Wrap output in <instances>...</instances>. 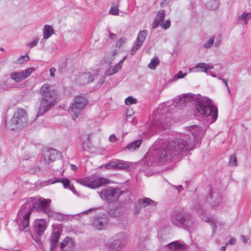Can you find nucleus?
<instances>
[{
  "instance_id": "30",
  "label": "nucleus",
  "mask_w": 251,
  "mask_h": 251,
  "mask_svg": "<svg viewBox=\"0 0 251 251\" xmlns=\"http://www.w3.org/2000/svg\"><path fill=\"white\" fill-rule=\"evenodd\" d=\"M148 33V31L147 30H143L140 31L138 33V37L136 40L143 43L146 40Z\"/></svg>"
},
{
  "instance_id": "33",
  "label": "nucleus",
  "mask_w": 251,
  "mask_h": 251,
  "mask_svg": "<svg viewBox=\"0 0 251 251\" xmlns=\"http://www.w3.org/2000/svg\"><path fill=\"white\" fill-rule=\"evenodd\" d=\"M119 6V2H118L116 4H113L111 7L110 10L109 11V14L114 16L118 15L119 14L118 8Z\"/></svg>"
},
{
  "instance_id": "59",
  "label": "nucleus",
  "mask_w": 251,
  "mask_h": 251,
  "mask_svg": "<svg viewBox=\"0 0 251 251\" xmlns=\"http://www.w3.org/2000/svg\"><path fill=\"white\" fill-rule=\"evenodd\" d=\"M219 79L220 80H222L225 84L226 83V82H227V80L225 78H222L219 77Z\"/></svg>"
},
{
  "instance_id": "55",
  "label": "nucleus",
  "mask_w": 251,
  "mask_h": 251,
  "mask_svg": "<svg viewBox=\"0 0 251 251\" xmlns=\"http://www.w3.org/2000/svg\"><path fill=\"white\" fill-rule=\"evenodd\" d=\"M116 37V34L113 33H110L109 34V38L112 39V40H113Z\"/></svg>"
},
{
  "instance_id": "54",
  "label": "nucleus",
  "mask_w": 251,
  "mask_h": 251,
  "mask_svg": "<svg viewBox=\"0 0 251 251\" xmlns=\"http://www.w3.org/2000/svg\"><path fill=\"white\" fill-rule=\"evenodd\" d=\"M71 169L73 171L76 172L77 170V167L74 164H71Z\"/></svg>"
},
{
  "instance_id": "62",
  "label": "nucleus",
  "mask_w": 251,
  "mask_h": 251,
  "mask_svg": "<svg viewBox=\"0 0 251 251\" xmlns=\"http://www.w3.org/2000/svg\"><path fill=\"white\" fill-rule=\"evenodd\" d=\"M225 85H226V88H227V90H228V93H230V89H229V87H228V85L227 82H226V83H225Z\"/></svg>"
},
{
  "instance_id": "21",
  "label": "nucleus",
  "mask_w": 251,
  "mask_h": 251,
  "mask_svg": "<svg viewBox=\"0 0 251 251\" xmlns=\"http://www.w3.org/2000/svg\"><path fill=\"white\" fill-rule=\"evenodd\" d=\"M165 17V11L163 10H159L155 18L154 19L152 24V27L153 29L156 28L158 25L160 24V23L163 21V20L164 19Z\"/></svg>"
},
{
  "instance_id": "37",
  "label": "nucleus",
  "mask_w": 251,
  "mask_h": 251,
  "mask_svg": "<svg viewBox=\"0 0 251 251\" xmlns=\"http://www.w3.org/2000/svg\"><path fill=\"white\" fill-rule=\"evenodd\" d=\"M215 38L214 36L211 37L209 40L204 44V47L206 49L210 48L213 45Z\"/></svg>"
},
{
  "instance_id": "25",
  "label": "nucleus",
  "mask_w": 251,
  "mask_h": 251,
  "mask_svg": "<svg viewBox=\"0 0 251 251\" xmlns=\"http://www.w3.org/2000/svg\"><path fill=\"white\" fill-rule=\"evenodd\" d=\"M60 182L62 183L64 188H69V189L73 191L74 188V186L73 185L70 184V180L67 178H55V180L51 182V184H54L56 182Z\"/></svg>"
},
{
  "instance_id": "60",
  "label": "nucleus",
  "mask_w": 251,
  "mask_h": 251,
  "mask_svg": "<svg viewBox=\"0 0 251 251\" xmlns=\"http://www.w3.org/2000/svg\"><path fill=\"white\" fill-rule=\"evenodd\" d=\"M123 62V60H121L119 63H117V65H120V67L122 68Z\"/></svg>"
},
{
  "instance_id": "44",
  "label": "nucleus",
  "mask_w": 251,
  "mask_h": 251,
  "mask_svg": "<svg viewBox=\"0 0 251 251\" xmlns=\"http://www.w3.org/2000/svg\"><path fill=\"white\" fill-rule=\"evenodd\" d=\"M160 26L166 29L169 28L171 26V22L169 20H166L160 24Z\"/></svg>"
},
{
  "instance_id": "39",
  "label": "nucleus",
  "mask_w": 251,
  "mask_h": 251,
  "mask_svg": "<svg viewBox=\"0 0 251 251\" xmlns=\"http://www.w3.org/2000/svg\"><path fill=\"white\" fill-rule=\"evenodd\" d=\"M29 60V58L27 55H25L21 56L17 60V64H22L24 62L28 61Z\"/></svg>"
},
{
  "instance_id": "41",
  "label": "nucleus",
  "mask_w": 251,
  "mask_h": 251,
  "mask_svg": "<svg viewBox=\"0 0 251 251\" xmlns=\"http://www.w3.org/2000/svg\"><path fill=\"white\" fill-rule=\"evenodd\" d=\"M126 39L125 37H122L119 39L117 42L116 43V45L117 47L120 48L124 44H125L126 43Z\"/></svg>"
},
{
  "instance_id": "63",
  "label": "nucleus",
  "mask_w": 251,
  "mask_h": 251,
  "mask_svg": "<svg viewBox=\"0 0 251 251\" xmlns=\"http://www.w3.org/2000/svg\"><path fill=\"white\" fill-rule=\"evenodd\" d=\"M209 74L211 75L213 77H215L216 76V75L213 74V72H209Z\"/></svg>"
},
{
  "instance_id": "24",
  "label": "nucleus",
  "mask_w": 251,
  "mask_h": 251,
  "mask_svg": "<svg viewBox=\"0 0 251 251\" xmlns=\"http://www.w3.org/2000/svg\"><path fill=\"white\" fill-rule=\"evenodd\" d=\"M54 31L53 27L48 25H46L43 27V39L41 40V43H43L44 40L49 38L54 33Z\"/></svg>"
},
{
  "instance_id": "47",
  "label": "nucleus",
  "mask_w": 251,
  "mask_h": 251,
  "mask_svg": "<svg viewBox=\"0 0 251 251\" xmlns=\"http://www.w3.org/2000/svg\"><path fill=\"white\" fill-rule=\"evenodd\" d=\"M115 73L112 68H110L106 71L105 75H111Z\"/></svg>"
},
{
  "instance_id": "45",
  "label": "nucleus",
  "mask_w": 251,
  "mask_h": 251,
  "mask_svg": "<svg viewBox=\"0 0 251 251\" xmlns=\"http://www.w3.org/2000/svg\"><path fill=\"white\" fill-rule=\"evenodd\" d=\"M91 147V143L89 141L85 143L83 142L82 144V148L84 151H88Z\"/></svg>"
},
{
  "instance_id": "64",
  "label": "nucleus",
  "mask_w": 251,
  "mask_h": 251,
  "mask_svg": "<svg viewBox=\"0 0 251 251\" xmlns=\"http://www.w3.org/2000/svg\"><path fill=\"white\" fill-rule=\"evenodd\" d=\"M220 44V43H217V42H216L215 43V46H216L217 47H218Z\"/></svg>"
},
{
  "instance_id": "35",
  "label": "nucleus",
  "mask_w": 251,
  "mask_h": 251,
  "mask_svg": "<svg viewBox=\"0 0 251 251\" xmlns=\"http://www.w3.org/2000/svg\"><path fill=\"white\" fill-rule=\"evenodd\" d=\"M159 63V61L158 58L154 57L151 59V62L148 65V67L151 69L154 70L156 68V66Z\"/></svg>"
},
{
  "instance_id": "34",
  "label": "nucleus",
  "mask_w": 251,
  "mask_h": 251,
  "mask_svg": "<svg viewBox=\"0 0 251 251\" xmlns=\"http://www.w3.org/2000/svg\"><path fill=\"white\" fill-rule=\"evenodd\" d=\"M50 214H48V216L53 217L57 220L62 221L65 218V216L64 215L59 213L54 212L52 211L51 209H50Z\"/></svg>"
},
{
  "instance_id": "13",
  "label": "nucleus",
  "mask_w": 251,
  "mask_h": 251,
  "mask_svg": "<svg viewBox=\"0 0 251 251\" xmlns=\"http://www.w3.org/2000/svg\"><path fill=\"white\" fill-rule=\"evenodd\" d=\"M108 219L105 215L94 218L92 225L98 230L104 229L107 226Z\"/></svg>"
},
{
  "instance_id": "22",
  "label": "nucleus",
  "mask_w": 251,
  "mask_h": 251,
  "mask_svg": "<svg viewBox=\"0 0 251 251\" xmlns=\"http://www.w3.org/2000/svg\"><path fill=\"white\" fill-rule=\"evenodd\" d=\"M196 69H200L199 70H195V71L196 72L200 71L207 73V71L208 70L213 69V66L204 63H197L195 66L190 70H195Z\"/></svg>"
},
{
  "instance_id": "50",
  "label": "nucleus",
  "mask_w": 251,
  "mask_h": 251,
  "mask_svg": "<svg viewBox=\"0 0 251 251\" xmlns=\"http://www.w3.org/2000/svg\"><path fill=\"white\" fill-rule=\"evenodd\" d=\"M113 70L116 73H117L121 69V68L120 67V65L116 64L113 68Z\"/></svg>"
},
{
  "instance_id": "52",
  "label": "nucleus",
  "mask_w": 251,
  "mask_h": 251,
  "mask_svg": "<svg viewBox=\"0 0 251 251\" xmlns=\"http://www.w3.org/2000/svg\"><path fill=\"white\" fill-rule=\"evenodd\" d=\"M235 242H236V239L235 238H231L230 239V240H229L228 242L226 244V245H227V244L233 245L235 244Z\"/></svg>"
},
{
  "instance_id": "1",
  "label": "nucleus",
  "mask_w": 251,
  "mask_h": 251,
  "mask_svg": "<svg viewBox=\"0 0 251 251\" xmlns=\"http://www.w3.org/2000/svg\"><path fill=\"white\" fill-rule=\"evenodd\" d=\"M193 137L176 138L168 141L164 144H157L146 154L145 158L148 161V166L156 165L160 162L170 160L176 155L182 152L193 150L196 143L203 137L205 129L197 126H192L187 127Z\"/></svg>"
},
{
  "instance_id": "26",
  "label": "nucleus",
  "mask_w": 251,
  "mask_h": 251,
  "mask_svg": "<svg viewBox=\"0 0 251 251\" xmlns=\"http://www.w3.org/2000/svg\"><path fill=\"white\" fill-rule=\"evenodd\" d=\"M36 231L38 235H42L44 233L46 228L44 221L41 220L38 222H37L35 226Z\"/></svg>"
},
{
  "instance_id": "57",
  "label": "nucleus",
  "mask_w": 251,
  "mask_h": 251,
  "mask_svg": "<svg viewBox=\"0 0 251 251\" xmlns=\"http://www.w3.org/2000/svg\"><path fill=\"white\" fill-rule=\"evenodd\" d=\"M93 210V209L92 208H90V209L89 210H86L84 212H82V213H85V214H87L90 211H91Z\"/></svg>"
},
{
  "instance_id": "42",
  "label": "nucleus",
  "mask_w": 251,
  "mask_h": 251,
  "mask_svg": "<svg viewBox=\"0 0 251 251\" xmlns=\"http://www.w3.org/2000/svg\"><path fill=\"white\" fill-rule=\"evenodd\" d=\"M39 40V39L38 37H35L33 41L28 43L27 46L30 48H32L37 45Z\"/></svg>"
},
{
  "instance_id": "15",
  "label": "nucleus",
  "mask_w": 251,
  "mask_h": 251,
  "mask_svg": "<svg viewBox=\"0 0 251 251\" xmlns=\"http://www.w3.org/2000/svg\"><path fill=\"white\" fill-rule=\"evenodd\" d=\"M31 213V210H29L28 208L24 209V213L21 215H19L18 213V217L19 218L20 216H23V219L22 221V226L23 229L26 228L29 226V221L30 216Z\"/></svg>"
},
{
  "instance_id": "27",
  "label": "nucleus",
  "mask_w": 251,
  "mask_h": 251,
  "mask_svg": "<svg viewBox=\"0 0 251 251\" xmlns=\"http://www.w3.org/2000/svg\"><path fill=\"white\" fill-rule=\"evenodd\" d=\"M115 170L126 169L129 168V166L128 163L122 160H114Z\"/></svg>"
},
{
  "instance_id": "61",
  "label": "nucleus",
  "mask_w": 251,
  "mask_h": 251,
  "mask_svg": "<svg viewBox=\"0 0 251 251\" xmlns=\"http://www.w3.org/2000/svg\"><path fill=\"white\" fill-rule=\"evenodd\" d=\"M123 62V60H121L119 63H117V65H120V67L122 68Z\"/></svg>"
},
{
  "instance_id": "4",
  "label": "nucleus",
  "mask_w": 251,
  "mask_h": 251,
  "mask_svg": "<svg viewBox=\"0 0 251 251\" xmlns=\"http://www.w3.org/2000/svg\"><path fill=\"white\" fill-rule=\"evenodd\" d=\"M50 199H45L40 197H30L22 206L19 211V215H22L24 213V209L27 208L29 210L33 209L42 212L47 215L50 214Z\"/></svg>"
},
{
  "instance_id": "9",
  "label": "nucleus",
  "mask_w": 251,
  "mask_h": 251,
  "mask_svg": "<svg viewBox=\"0 0 251 251\" xmlns=\"http://www.w3.org/2000/svg\"><path fill=\"white\" fill-rule=\"evenodd\" d=\"M87 104V100L83 97L77 96L75 98L74 101L70 107V111L74 114L73 119L78 117L81 111L84 108Z\"/></svg>"
},
{
  "instance_id": "11",
  "label": "nucleus",
  "mask_w": 251,
  "mask_h": 251,
  "mask_svg": "<svg viewBox=\"0 0 251 251\" xmlns=\"http://www.w3.org/2000/svg\"><path fill=\"white\" fill-rule=\"evenodd\" d=\"M126 241V234L124 233L120 232L110 239L108 242V245L111 249L118 250L125 245Z\"/></svg>"
},
{
  "instance_id": "46",
  "label": "nucleus",
  "mask_w": 251,
  "mask_h": 251,
  "mask_svg": "<svg viewBox=\"0 0 251 251\" xmlns=\"http://www.w3.org/2000/svg\"><path fill=\"white\" fill-rule=\"evenodd\" d=\"M187 74L186 73H183L182 71H179L176 75L175 77L177 79L184 78Z\"/></svg>"
},
{
  "instance_id": "12",
  "label": "nucleus",
  "mask_w": 251,
  "mask_h": 251,
  "mask_svg": "<svg viewBox=\"0 0 251 251\" xmlns=\"http://www.w3.org/2000/svg\"><path fill=\"white\" fill-rule=\"evenodd\" d=\"M35 70L34 68H28L23 71L12 73L10 75V78L19 82L28 77Z\"/></svg>"
},
{
  "instance_id": "38",
  "label": "nucleus",
  "mask_w": 251,
  "mask_h": 251,
  "mask_svg": "<svg viewBox=\"0 0 251 251\" xmlns=\"http://www.w3.org/2000/svg\"><path fill=\"white\" fill-rule=\"evenodd\" d=\"M104 167L107 170H115V161L113 160L104 165Z\"/></svg>"
},
{
  "instance_id": "7",
  "label": "nucleus",
  "mask_w": 251,
  "mask_h": 251,
  "mask_svg": "<svg viewBox=\"0 0 251 251\" xmlns=\"http://www.w3.org/2000/svg\"><path fill=\"white\" fill-rule=\"evenodd\" d=\"M27 121L26 111L23 108H18L10 121L6 124V126L11 130H14L15 128H22L27 125Z\"/></svg>"
},
{
  "instance_id": "31",
  "label": "nucleus",
  "mask_w": 251,
  "mask_h": 251,
  "mask_svg": "<svg viewBox=\"0 0 251 251\" xmlns=\"http://www.w3.org/2000/svg\"><path fill=\"white\" fill-rule=\"evenodd\" d=\"M251 19V13L244 12L239 17V20L243 22L245 25H247L248 21Z\"/></svg>"
},
{
  "instance_id": "14",
  "label": "nucleus",
  "mask_w": 251,
  "mask_h": 251,
  "mask_svg": "<svg viewBox=\"0 0 251 251\" xmlns=\"http://www.w3.org/2000/svg\"><path fill=\"white\" fill-rule=\"evenodd\" d=\"M75 243L72 238L67 237L61 243L62 251H70L74 247Z\"/></svg>"
},
{
  "instance_id": "2",
  "label": "nucleus",
  "mask_w": 251,
  "mask_h": 251,
  "mask_svg": "<svg viewBox=\"0 0 251 251\" xmlns=\"http://www.w3.org/2000/svg\"><path fill=\"white\" fill-rule=\"evenodd\" d=\"M180 102H194L197 112L203 116H211L212 123L216 121L218 118L217 107L212 104L211 100L206 97L192 94H183L178 97Z\"/></svg>"
},
{
  "instance_id": "16",
  "label": "nucleus",
  "mask_w": 251,
  "mask_h": 251,
  "mask_svg": "<svg viewBox=\"0 0 251 251\" xmlns=\"http://www.w3.org/2000/svg\"><path fill=\"white\" fill-rule=\"evenodd\" d=\"M46 156H48V161H53L61 156V154L56 150L50 149L46 150Z\"/></svg>"
},
{
  "instance_id": "3",
  "label": "nucleus",
  "mask_w": 251,
  "mask_h": 251,
  "mask_svg": "<svg viewBox=\"0 0 251 251\" xmlns=\"http://www.w3.org/2000/svg\"><path fill=\"white\" fill-rule=\"evenodd\" d=\"M42 96L38 108L37 116L43 115L57 102L56 91L48 83L44 84L39 90Z\"/></svg>"
},
{
  "instance_id": "43",
  "label": "nucleus",
  "mask_w": 251,
  "mask_h": 251,
  "mask_svg": "<svg viewBox=\"0 0 251 251\" xmlns=\"http://www.w3.org/2000/svg\"><path fill=\"white\" fill-rule=\"evenodd\" d=\"M41 163H44L45 164H49L51 161H48V156H46V151H44V153L42 156V158L40 160Z\"/></svg>"
},
{
  "instance_id": "53",
  "label": "nucleus",
  "mask_w": 251,
  "mask_h": 251,
  "mask_svg": "<svg viewBox=\"0 0 251 251\" xmlns=\"http://www.w3.org/2000/svg\"><path fill=\"white\" fill-rule=\"evenodd\" d=\"M241 238L242 239V241L244 243H246L249 240V239L247 238L245 235H242Z\"/></svg>"
},
{
  "instance_id": "40",
  "label": "nucleus",
  "mask_w": 251,
  "mask_h": 251,
  "mask_svg": "<svg viewBox=\"0 0 251 251\" xmlns=\"http://www.w3.org/2000/svg\"><path fill=\"white\" fill-rule=\"evenodd\" d=\"M136 102V99H134L133 97L129 96L125 100V103L126 105H130L132 104H134Z\"/></svg>"
},
{
  "instance_id": "51",
  "label": "nucleus",
  "mask_w": 251,
  "mask_h": 251,
  "mask_svg": "<svg viewBox=\"0 0 251 251\" xmlns=\"http://www.w3.org/2000/svg\"><path fill=\"white\" fill-rule=\"evenodd\" d=\"M55 69L53 67L51 68L50 70V75L52 77H53L55 76L54 73L55 72Z\"/></svg>"
},
{
  "instance_id": "23",
  "label": "nucleus",
  "mask_w": 251,
  "mask_h": 251,
  "mask_svg": "<svg viewBox=\"0 0 251 251\" xmlns=\"http://www.w3.org/2000/svg\"><path fill=\"white\" fill-rule=\"evenodd\" d=\"M93 80V76L89 73H83L81 74L77 80L78 82L81 85L90 83Z\"/></svg>"
},
{
  "instance_id": "10",
  "label": "nucleus",
  "mask_w": 251,
  "mask_h": 251,
  "mask_svg": "<svg viewBox=\"0 0 251 251\" xmlns=\"http://www.w3.org/2000/svg\"><path fill=\"white\" fill-rule=\"evenodd\" d=\"M193 209L196 210L202 221L208 223L211 225L213 232H214L217 228L216 220L213 217L208 216L207 214H205L202 206L199 203H196L193 206Z\"/></svg>"
},
{
  "instance_id": "20",
  "label": "nucleus",
  "mask_w": 251,
  "mask_h": 251,
  "mask_svg": "<svg viewBox=\"0 0 251 251\" xmlns=\"http://www.w3.org/2000/svg\"><path fill=\"white\" fill-rule=\"evenodd\" d=\"M142 140H137L128 144L126 147L123 148V151H128L131 152L138 149L141 146Z\"/></svg>"
},
{
  "instance_id": "17",
  "label": "nucleus",
  "mask_w": 251,
  "mask_h": 251,
  "mask_svg": "<svg viewBox=\"0 0 251 251\" xmlns=\"http://www.w3.org/2000/svg\"><path fill=\"white\" fill-rule=\"evenodd\" d=\"M109 180L103 177L94 178L91 177V188H96L108 183Z\"/></svg>"
},
{
  "instance_id": "49",
  "label": "nucleus",
  "mask_w": 251,
  "mask_h": 251,
  "mask_svg": "<svg viewBox=\"0 0 251 251\" xmlns=\"http://www.w3.org/2000/svg\"><path fill=\"white\" fill-rule=\"evenodd\" d=\"M109 140L111 142H114L117 141V138L114 134H112L109 137Z\"/></svg>"
},
{
  "instance_id": "6",
  "label": "nucleus",
  "mask_w": 251,
  "mask_h": 251,
  "mask_svg": "<svg viewBox=\"0 0 251 251\" xmlns=\"http://www.w3.org/2000/svg\"><path fill=\"white\" fill-rule=\"evenodd\" d=\"M151 126L149 128V132L151 134L154 133L157 129L165 130L171 125L170 119L161 113V110L159 108L157 111H155L152 116V122Z\"/></svg>"
},
{
  "instance_id": "48",
  "label": "nucleus",
  "mask_w": 251,
  "mask_h": 251,
  "mask_svg": "<svg viewBox=\"0 0 251 251\" xmlns=\"http://www.w3.org/2000/svg\"><path fill=\"white\" fill-rule=\"evenodd\" d=\"M171 0H164L161 3L160 6L161 7L167 6L170 2Z\"/></svg>"
},
{
  "instance_id": "58",
  "label": "nucleus",
  "mask_w": 251,
  "mask_h": 251,
  "mask_svg": "<svg viewBox=\"0 0 251 251\" xmlns=\"http://www.w3.org/2000/svg\"><path fill=\"white\" fill-rule=\"evenodd\" d=\"M226 246H222L221 248H220V251H225L226 250Z\"/></svg>"
},
{
  "instance_id": "18",
  "label": "nucleus",
  "mask_w": 251,
  "mask_h": 251,
  "mask_svg": "<svg viewBox=\"0 0 251 251\" xmlns=\"http://www.w3.org/2000/svg\"><path fill=\"white\" fill-rule=\"evenodd\" d=\"M170 251H183L185 250L187 245L181 244L178 241L172 242L167 245Z\"/></svg>"
},
{
  "instance_id": "56",
  "label": "nucleus",
  "mask_w": 251,
  "mask_h": 251,
  "mask_svg": "<svg viewBox=\"0 0 251 251\" xmlns=\"http://www.w3.org/2000/svg\"><path fill=\"white\" fill-rule=\"evenodd\" d=\"M176 188L178 190V192H180L183 189V187L182 186V185H180L178 186H176Z\"/></svg>"
},
{
  "instance_id": "29",
  "label": "nucleus",
  "mask_w": 251,
  "mask_h": 251,
  "mask_svg": "<svg viewBox=\"0 0 251 251\" xmlns=\"http://www.w3.org/2000/svg\"><path fill=\"white\" fill-rule=\"evenodd\" d=\"M77 182L82 185L91 188V177L88 176L84 178L78 179Z\"/></svg>"
},
{
  "instance_id": "8",
  "label": "nucleus",
  "mask_w": 251,
  "mask_h": 251,
  "mask_svg": "<svg viewBox=\"0 0 251 251\" xmlns=\"http://www.w3.org/2000/svg\"><path fill=\"white\" fill-rule=\"evenodd\" d=\"M123 192L118 188L108 187L103 189L100 193L101 198L108 203L116 201Z\"/></svg>"
},
{
  "instance_id": "19",
  "label": "nucleus",
  "mask_w": 251,
  "mask_h": 251,
  "mask_svg": "<svg viewBox=\"0 0 251 251\" xmlns=\"http://www.w3.org/2000/svg\"><path fill=\"white\" fill-rule=\"evenodd\" d=\"M60 236V234L59 231H55L52 233L50 238V251H53V250L56 248V245L58 242Z\"/></svg>"
},
{
  "instance_id": "5",
  "label": "nucleus",
  "mask_w": 251,
  "mask_h": 251,
  "mask_svg": "<svg viewBox=\"0 0 251 251\" xmlns=\"http://www.w3.org/2000/svg\"><path fill=\"white\" fill-rule=\"evenodd\" d=\"M171 221L173 225L186 229L189 231L194 224V220L188 212L183 211H175L171 214Z\"/></svg>"
},
{
  "instance_id": "36",
  "label": "nucleus",
  "mask_w": 251,
  "mask_h": 251,
  "mask_svg": "<svg viewBox=\"0 0 251 251\" xmlns=\"http://www.w3.org/2000/svg\"><path fill=\"white\" fill-rule=\"evenodd\" d=\"M228 164L230 166H237V159L235 154H232L229 157Z\"/></svg>"
},
{
  "instance_id": "32",
  "label": "nucleus",
  "mask_w": 251,
  "mask_h": 251,
  "mask_svg": "<svg viewBox=\"0 0 251 251\" xmlns=\"http://www.w3.org/2000/svg\"><path fill=\"white\" fill-rule=\"evenodd\" d=\"M143 43L135 40L130 51L131 55H134L136 51L141 48Z\"/></svg>"
},
{
  "instance_id": "28",
  "label": "nucleus",
  "mask_w": 251,
  "mask_h": 251,
  "mask_svg": "<svg viewBox=\"0 0 251 251\" xmlns=\"http://www.w3.org/2000/svg\"><path fill=\"white\" fill-rule=\"evenodd\" d=\"M138 204L143 207H146L148 205L153 204V206L155 207L156 205L154 201L151 199L147 198H144L138 200Z\"/></svg>"
}]
</instances>
